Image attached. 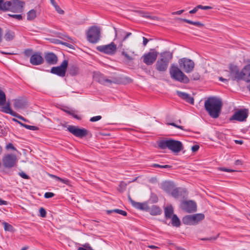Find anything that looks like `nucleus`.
<instances>
[{"instance_id": "nucleus-1", "label": "nucleus", "mask_w": 250, "mask_h": 250, "mask_svg": "<svg viewBox=\"0 0 250 250\" xmlns=\"http://www.w3.org/2000/svg\"><path fill=\"white\" fill-rule=\"evenodd\" d=\"M222 106V100L216 97H208L204 104L206 110L213 118H217L219 116Z\"/></svg>"}, {"instance_id": "nucleus-2", "label": "nucleus", "mask_w": 250, "mask_h": 250, "mask_svg": "<svg viewBox=\"0 0 250 250\" xmlns=\"http://www.w3.org/2000/svg\"><path fill=\"white\" fill-rule=\"evenodd\" d=\"M158 146L161 149L168 148L175 153L179 152L183 148L181 142L172 139L161 140L159 143Z\"/></svg>"}, {"instance_id": "nucleus-3", "label": "nucleus", "mask_w": 250, "mask_h": 250, "mask_svg": "<svg viewBox=\"0 0 250 250\" xmlns=\"http://www.w3.org/2000/svg\"><path fill=\"white\" fill-rule=\"evenodd\" d=\"M169 74L172 79L184 83H188L189 79L177 65L172 64L169 68Z\"/></svg>"}, {"instance_id": "nucleus-4", "label": "nucleus", "mask_w": 250, "mask_h": 250, "mask_svg": "<svg viewBox=\"0 0 250 250\" xmlns=\"http://www.w3.org/2000/svg\"><path fill=\"white\" fill-rule=\"evenodd\" d=\"M160 56L161 59H158L155 64V68L159 72H165L167 70L170 61L172 58V53L165 51L161 53Z\"/></svg>"}, {"instance_id": "nucleus-5", "label": "nucleus", "mask_w": 250, "mask_h": 250, "mask_svg": "<svg viewBox=\"0 0 250 250\" xmlns=\"http://www.w3.org/2000/svg\"><path fill=\"white\" fill-rule=\"evenodd\" d=\"M229 80L239 81L243 80L247 82H250V78H247L244 68L240 71L237 66L232 64L229 66Z\"/></svg>"}, {"instance_id": "nucleus-6", "label": "nucleus", "mask_w": 250, "mask_h": 250, "mask_svg": "<svg viewBox=\"0 0 250 250\" xmlns=\"http://www.w3.org/2000/svg\"><path fill=\"white\" fill-rule=\"evenodd\" d=\"M86 37L87 41L92 43L98 42L101 38V28L95 25L90 27L86 32Z\"/></svg>"}, {"instance_id": "nucleus-7", "label": "nucleus", "mask_w": 250, "mask_h": 250, "mask_svg": "<svg viewBox=\"0 0 250 250\" xmlns=\"http://www.w3.org/2000/svg\"><path fill=\"white\" fill-rule=\"evenodd\" d=\"M178 63L180 68L187 73L191 72L194 68L195 64L194 62L187 58L179 59Z\"/></svg>"}, {"instance_id": "nucleus-8", "label": "nucleus", "mask_w": 250, "mask_h": 250, "mask_svg": "<svg viewBox=\"0 0 250 250\" xmlns=\"http://www.w3.org/2000/svg\"><path fill=\"white\" fill-rule=\"evenodd\" d=\"M68 65V61L64 60L60 65L52 67L50 72L59 77H63L65 76Z\"/></svg>"}, {"instance_id": "nucleus-9", "label": "nucleus", "mask_w": 250, "mask_h": 250, "mask_svg": "<svg viewBox=\"0 0 250 250\" xmlns=\"http://www.w3.org/2000/svg\"><path fill=\"white\" fill-rule=\"evenodd\" d=\"M10 4L8 6L7 11L15 13H22L23 11V7L25 2L19 0H12L10 1Z\"/></svg>"}, {"instance_id": "nucleus-10", "label": "nucleus", "mask_w": 250, "mask_h": 250, "mask_svg": "<svg viewBox=\"0 0 250 250\" xmlns=\"http://www.w3.org/2000/svg\"><path fill=\"white\" fill-rule=\"evenodd\" d=\"M249 115V110L247 108L240 109L235 112L229 118L230 121L235 120L238 122H245Z\"/></svg>"}, {"instance_id": "nucleus-11", "label": "nucleus", "mask_w": 250, "mask_h": 250, "mask_svg": "<svg viewBox=\"0 0 250 250\" xmlns=\"http://www.w3.org/2000/svg\"><path fill=\"white\" fill-rule=\"evenodd\" d=\"M67 130L73 135L80 138L86 137L88 133L87 129L84 128H80L74 125H68Z\"/></svg>"}, {"instance_id": "nucleus-12", "label": "nucleus", "mask_w": 250, "mask_h": 250, "mask_svg": "<svg viewBox=\"0 0 250 250\" xmlns=\"http://www.w3.org/2000/svg\"><path fill=\"white\" fill-rule=\"evenodd\" d=\"M180 207L183 210L188 213L194 212L197 210L196 203L191 200L182 201Z\"/></svg>"}, {"instance_id": "nucleus-13", "label": "nucleus", "mask_w": 250, "mask_h": 250, "mask_svg": "<svg viewBox=\"0 0 250 250\" xmlns=\"http://www.w3.org/2000/svg\"><path fill=\"white\" fill-rule=\"evenodd\" d=\"M96 48L101 52L108 55H113L116 52L117 46L113 42H112L107 45L98 46Z\"/></svg>"}, {"instance_id": "nucleus-14", "label": "nucleus", "mask_w": 250, "mask_h": 250, "mask_svg": "<svg viewBox=\"0 0 250 250\" xmlns=\"http://www.w3.org/2000/svg\"><path fill=\"white\" fill-rule=\"evenodd\" d=\"M150 50L153 51L146 53L142 57L143 62L147 65H152L156 60L158 56V53L156 51L153 49Z\"/></svg>"}, {"instance_id": "nucleus-15", "label": "nucleus", "mask_w": 250, "mask_h": 250, "mask_svg": "<svg viewBox=\"0 0 250 250\" xmlns=\"http://www.w3.org/2000/svg\"><path fill=\"white\" fill-rule=\"evenodd\" d=\"M17 161V158L14 155L8 154L2 159V163L4 167L11 168L14 167Z\"/></svg>"}, {"instance_id": "nucleus-16", "label": "nucleus", "mask_w": 250, "mask_h": 250, "mask_svg": "<svg viewBox=\"0 0 250 250\" xmlns=\"http://www.w3.org/2000/svg\"><path fill=\"white\" fill-rule=\"evenodd\" d=\"M30 62L33 65H39L44 62V59L40 52H37L30 57Z\"/></svg>"}, {"instance_id": "nucleus-17", "label": "nucleus", "mask_w": 250, "mask_h": 250, "mask_svg": "<svg viewBox=\"0 0 250 250\" xmlns=\"http://www.w3.org/2000/svg\"><path fill=\"white\" fill-rule=\"evenodd\" d=\"M98 82L104 85H110L112 83H118V81L115 78L112 80L108 79L106 76L102 74H100L98 78Z\"/></svg>"}, {"instance_id": "nucleus-18", "label": "nucleus", "mask_w": 250, "mask_h": 250, "mask_svg": "<svg viewBox=\"0 0 250 250\" xmlns=\"http://www.w3.org/2000/svg\"><path fill=\"white\" fill-rule=\"evenodd\" d=\"M128 200L130 201L131 205L136 208L142 210H148L149 207L148 206L147 204L146 203H142L135 202V201L131 199L129 195L128 196Z\"/></svg>"}, {"instance_id": "nucleus-19", "label": "nucleus", "mask_w": 250, "mask_h": 250, "mask_svg": "<svg viewBox=\"0 0 250 250\" xmlns=\"http://www.w3.org/2000/svg\"><path fill=\"white\" fill-rule=\"evenodd\" d=\"M44 59L47 63L50 65H54L58 62L57 55L53 52H48L45 54Z\"/></svg>"}, {"instance_id": "nucleus-20", "label": "nucleus", "mask_w": 250, "mask_h": 250, "mask_svg": "<svg viewBox=\"0 0 250 250\" xmlns=\"http://www.w3.org/2000/svg\"><path fill=\"white\" fill-rule=\"evenodd\" d=\"M176 93L179 97L186 101L187 103L191 104H194V98L190 96L189 94L179 91H177Z\"/></svg>"}, {"instance_id": "nucleus-21", "label": "nucleus", "mask_w": 250, "mask_h": 250, "mask_svg": "<svg viewBox=\"0 0 250 250\" xmlns=\"http://www.w3.org/2000/svg\"><path fill=\"white\" fill-rule=\"evenodd\" d=\"M174 188L175 185L172 182L165 181L161 184L162 189L167 193H171Z\"/></svg>"}, {"instance_id": "nucleus-22", "label": "nucleus", "mask_w": 250, "mask_h": 250, "mask_svg": "<svg viewBox=\"0 0 250 250\" xmlns=\"http://www.w3.org/2000/svg\"><path fill=\"white\" fill-rule=\"evenodd\" d=\"M68 73L70 75L75 76L79 74V68L76 64H70L68 68Z\"/></svg>"}, {"instance_id": "nucleus-23", "label": "nucleus", "mask_w": 250, "mask_h": 250, "mask_svg": "<svg viewBox=\"0 0 250 250\" xmlns=\"http://www.w3.org/2000/svg\"><path fill=\"white\" fill-rule=\"evenodd\" d=\"M152 215H158L162 213V210L160 208L156 205H153L150 208H149L147 210Z\"/></svg>"}, {"instance_id": "nucleus-24", "label": "nucleus", "mask_w": 250, "mask_h": 250, "mask_svg": "<svg viewBox=\"0 0 250 250\" xmlns=\"http://www.w3.org/2000/svg\"><path fill=\"white\" fill-rule=\"evenodd\" d=\"M192 220L194 223V225L197 224L200 221L205 218V215L203 213H197L191 215Z\"/></svg>"}, {"instance_id": "nucleus-25", "label": "nucleus", "mask_w": 250, "mask_h": 250, "mask_svg": "<svg viewBox=\"0 0 250 250\" xmlns=\"http://www.w3.org/2000/svg\"><path fill=\"white\" fill-rule=\"evenodd\" d=\"M25 102L23 100L20 99L15 100L14 106L16 109H23L25 108Z\"/></svg>"}, {"instance_id": "nucleus-26", "label": "nucleus", "mask_w": 250, "mask_h": 250, "mask_svg": "<svg viewBox=\"0 0 250 250\" xmlns=\"http://www.w3.org/2000/svg\"><path fill=\"white\" fill-rule=\"evenodd\" d=\"M5 105L1 107V111L7 114H9L10 115H14V111H13L10 107V103L9 101L7 102H6Z\"/></svg>"}, {"instance_id": "nucleus-27", "label": "nucleus", "mask_w": 250, "mask_h": 250, "mask_svg": "<svg viewBox=\"0 0 250 250\" xmlns=\"http://www.w3.org/2000/svg\"><path fill=\"white\" fill-rule=\"evenodd\" d=\"M165 215L166 218H171L174 215V210L171 205L168 206L165 208Z\"/></svg>"}, {"instance_id": "nucleus-28", "label": "nucleus", "mask_w": 250, "mask_h": 250, "mask_svg": "<svg viewBox=\"0 0 250 250\" xmlns=\"http://www.w3.org/2000/svg\"><path fill=\"white\" fill-rule=\"evenodd\" d=\"M15 36V32L12 30H10L9 29H7L5 31V33L4 36V38L5 40L9 42L14 39Z\"/></svg>"}, {"instance_id": "nucleus-29", "label": "nucleus", "mask_w": 250, "mask_h": 250, "mask_svg": "<svg viewBox=\"0 0 250 250\" xmlns=\"http://www.w3.org/2000/svg\"><path fill=\"white\" fill-rule=\"evenodd\" d=\"M179 20L182 21H183L186 23L196 26L198 27H203L204 26V24L203 23H202L201 22H200L199 21H193L189 20H188L186 19H182V18H180Z\"/></svg>"}, {"instance_id": "nucleus-30", "label": "nucleus", "mask_w": 250, "mask_h": 250, "mask_svg": "<svg viewBox=\"0 0 250 250\" xmlns=\"http://www.w3.org/2000/svg\"><path fill=\"white\" fill-rule=\"evenodd\" d=\"M192 220L191 215H188L183 217L182 222L185 225H194V223Z\"/></svg>"}, {"instance_id": "nucleus-31", "label": "nucleus", "mask_w": 250, "mask_h": 250, "mask_svg": "<svg viewBox=\"0 0 250 250\" xmlns=\"http://www.w3.org/2000/svg\"><path fill=\"white\" fill-rule=\"evenodd\" d=\"M171 224L173 226L179 227L181 225V222L176 214L171 217Z\"/></svg>"}, {"instance_id": "nucleus-32", "label": "nucleus", "mask_w": 250, "mask_h": 250, "mask_svg": "<svg viewBox=\"0 0 250 250\" xmlns=\"http://www.w3.org/2000/svg\"><path fill=\"white\" fill-rule=\"evenodd\" d=\"M36 16V11L34 9H31L27 13V20L28 21L33 20Z\"/></svg>"}, {"instance_id": "nucleus-33", "label": "nucleus", "mask_w": 250, "mask_h": 250, "mask_svg": "<svg viewBox=\"0 0 250 250\" xmlns=\"http://www.w3.org/2000/svg\"><path fill=\"white\" fill-rule=\"evenodd\" d=\"M181 190V189L180 188H174L170 193L173 197L177 198L180 196L182 195V192Z\"/></svg>"}, {"instance_id": "nucleus-34", "label": "nucleus", "mask_w": 250, "mask_h": 250, "mask_svg": "<svg viewBox=\"0 0 250 250\" xmlns=\"http://www.w3.org/2000/svg\"><path fill=\"white\" fill-rule=\"evenodd\" d=\"M10 1L4 2L3 0H0V10L7 11L8 6L10 5Z\"/></svg>"}, {"instance_id": "nucleus-35", "label": "nucleus", "mask_w": 250, "mask_h": 250, "mask_svg": "<svg viewBox=\"0 0 250 250\" xmlns=\"http://www.w3.org/2000/svg\"><path fill=\"white\" fill-rule=\"evenodd\" d=\"M115 212L118 214H120L121 215H122L124 216H125L127 215V212L125 211L120 209H114L112 210H106V213L108 214H109L111 213Z\"/></svg>"}, {"instance_id": "nucleus-36", "label": "nucleus", "mask_w": 250, "mask_h": 250, "mask_svg": "<svg viewBox=\"0 0 250 250\" xmlns=\"http://www.w3.org/2000/svg\"><path fill=\"white\" fill-rule=\"evenodd\" d=\"M6 95L5 93L0 89V106L4 105L6 104Z\"/></svg>"}, {"instance_id": "nucleus-37", "label": "nucleus", "mask_w": 250, "mask_h": 250, "mask_svg": "<svg viewBox=\"0 0 250 250\" xmlns=\"http://www.w3.org/2000/svg\"><path fill=\"white\" fill-rule=\"evenodd\" d=\"M51 176L52 177H53L54 178H55L56 180L58 181H60L61 182H62V183H64L66 185H69L70 182L67 179H62V178H60L59 177H58L56 175H51Z\"/></svg>"}, {"instance_id": "nucleus-38", "label": "nucleus", "mask_w": 250, "mask_h": 250, "mask_svg": "<svg viewBox=\"0 0 250 250\" xmlns=\"http://www.w3.org/2000/svg\"><path fill=\"white\" fill-rule=\"evenodd\" d=\"M4 230L5 231H12L13 229V226L6 222L3 223Z\"/></svg>"}, {"instance_id": "nucleus-39", "label": "nucleus", "mask_w": 250, "mask_h": 250, "mask_svg": "<svg viewBox=\"0 0 250 250\" xmlns=\"http://www.w3.org/2000/svg\"><path fill=\"white\" fill-rule=\"evenodd\" d=\"M247 78H250V64H247L244 67Z\"/></svg>"}, {"instance_id": "nucleus-40", "label": "nucleus", "mask_w": 250, "mask_h": 250, "mask_svg": "<svg viewBox=\"0 0 250 250\" xmlns=\"http://www.w3.org/2000/svg\"><path fill=\"white\" fill-rule=\"evenodd\" d=\"M120 32L122 34H125V36H124L123 38H122V42H124V41H125L132 34L131 33H130V32H127L123 30H121Z\"/></svg>"}, {"instance_id": "nucleus-41", "label": "nucleus", "mask_w": 250, "mask_h": 250, "mask_svg": "<svg viewBox=\"0 0 250 250\" xmlns=\"http://www.w3.org/2000/svg\"><path fill=\"white\" fill-rule=\"evenodd\" d=\"M55 43L57 44H61L62 45H64V46L68 47L69 48H71V49L73 48V46L72 44L68 43L67 42H63L59 40H57L55 42Z\"/></svg>"}, {"instance_id": "nucleus-42", "label": "nucleus", "mask_w": 250, "mask_h": 250, "mask_svg": "<svg viewBox=\"0 0 250 250\" xmlns=\"http://www.w3.org/2000/svg\"><path fill=\"white\" fill-rule=\"evenodd\" d=\"M150 167H159V168H167L171 167V166L166 165H160L159 164H153Z\"/></svg>"}, {"instance_id": "nucleus-43", "label": "nucleus", "mask_w": 250, "mask_h": 250, "mask_svg": "<svg viewBox=\"0 0 250 250\" xmlns=\"http://www.w3.org/2000/svg\"><path fill=\"white\" fill-rule=\"evenodd\" d=\"M24 127L27 129L31 130H37L39 129V128L37 126L34 125H30L26 124H25V125H24Z\"/></svg>"}, {"instance_id": "nucleus-44", "label": "nucleus", "mask_w": 250, "mask_h": 250, "mask_svg": "<svg viewBox=\"0 0 250 250\" xmlns=\"http://www.w3.org/2000/svg\"><path fill=\"white\" fill-rule=\"evenodd\" d=\"M8 15L10 17L15 18L19 21H21L22 19V17L21 14H9Z\"/></svg>"}, {"instance_id": "nucleus-45", "label": "nucleus", "mask_w": 250, "mask_h": 250, "mask_svg": "<svg viewBox=\"0 0 250 250\" xmlns=\"http://www.w3.org/2000/svg\"><path fill=\"white\" fill-rule=\"evenodd\" d=\"M40 216L44 218L46 216V211L43 208H41L39 210Z\"/></svg>"}, {"instance_id": "nucleus-46", "label": "nucleus", "mask_w": 250, "mask_h": 250, "mask_svg": "<svg viewBox=\"0 0 250 250\" xmlns=\"http://www.w3.org/2000/svg\"><path fill=\"white\" fill-rule=\"evenodd\" d=\"M122 55L124 56L127 60L131 61L133 60V58L132 56H129L126 52L124 51L122 52Z\"/></svg>"}, {"instance_id": "nucleus-47", "label": "nucleus", "mask_w": 250, "mask_h": 250, "mask_svg": "<svg viewBox=\"0 0 250 250\" xmlns=\"http://www.w3.org/2000/svg\"><path fill=\"white\" fill-rule=\"evenodd\" d=\"M32 52H33V50L32 49H25L24 51V54L25 56H26L27 57H31V55H32Z\"/></svg>"}, {"instance_id": "nucleus-48", "label": "nucleus", "mask_w": 250, "mask_h": 250, "mask_svg": "<svg viewBox=\"0 0 250 250\" xmlns=\"http://www.w3.org/2000/svg\"><path fill=\"white\" fill-rule=\"evenodd\" d=\"M55 8V10L57 11V12L60 14H63L64 12L63 10H62L61 7L56 4L54 6Z\"/></svg>"}, {"instance_id": "nucleus-49", "label": "nucleus", "mask_w": 250, "mask_h": 250, "mask_svg": "<svg viewBox=\"0 0 250 250\" xmlns=\"http://www.w3.org/2000/svg\"><path fill=\"white\" fill-rule=\"evenodd\" d=\"M19 175L21 177H22V178L24 179H30V177L27 175L26 173H25L23 171H21V172H20L19 173Z\"/></svg>"}, {"instance_id": "nucleus-50", "label": "nucleus", "mask_w": 250, "mask_h": 250, "mask_svg": "<svg viewBox=\"0 0 250 250\" xmlns=\"http://www.w3.org/2000/svg\"><path fill=\"white\" fill-rule=\"evenodd\" d=\"M101 119H102L101 116L99 115V116H94L93 117H91L90 119V121L92 122H94L98 121L101 120Z\"/></svg>"}, {"instance_id": "nucleus-51", "label": "nucleus", "mask_w": 250, "mask_h": 250, "mask_svg": "<svg viewBox=\"0 0 250 250\" xmlns=\"http://www.w3.org/2000/svg\"><path fill=\"white\" fill-rule=\"evenodd\" d=\"M55 196V194L53 192H47L44 194V197L45 198H50L54 197Z\"/></svg>"}, {"instance_id": "nucleus-52", "label": "nucleus", "mask_w": 250, "mask_h": 250, "mask_svg": "<svg viewBox=\"0 0 250 250\" xmlns=\"http://www.w3.org/2000/svg\"><path fill=\"white\" fill-rule=\"evenodd\" d=\"M167 124L168 125H170L173 126L176 128L181 129L182 130H184L183 128L184 127L183 126L177 125L176 124H175L174 123H167Z\"/></svg>"}, {"instance_id": "nucleus-53", "label": "nucleus", "mask_w": 250, "mask_h": 250, "mask_svg": "<svg viewBox=\"0 0 250 250\" xmlns=\"http://www.w3.org/2000/svg\"><path fill=\"white\" fill-rule=\"evenodd\" d=\"M167 124L168 125H170L173 126L176 128L181 129L182 130H184L183 128L184 127L183 126L177 125L176 124H175L174 123H167Z\"/></svg>"}, {"instance_id": "nucleus-54", "label": "nucleus", "mask_w": 250, "mask_h": 250, "mask_svg": "<svg viewBox=\"0 0 250 250\" xmlns=\"http://www.w3.org/2000/svg\"><path fill=\"white\" fill-rule=\"evenodd\" d=\"M14 115H11L12 116H14V117H17L21 120H22L24 121H26V119L23 118L22 116L20 115L19 114H18V113H17L16 112H15V111L14 112Z\"/></svg>"}, {"instance_id": "nucleus-55", "label": "nucleus", "mask_w": 250, "mask_h": 250, "mask_svg": "<svg viewBox=\"0 0 250 250\" xmlns=\"http://www.w3.org/2000/svg\"><path fill=\"white\" fill-rule=\"evenodd\" d=\"M219 170H221V171H225V172H228L236 171L234 170H233V169H231L227 168H225V167H220L219 168Z\"/></svg>"}, {"instance_id": "nucleus-56", "label": "nucleus", "mask_w": 250, "mask_h": 250, "mask_svg": "<svg viewBox=\"0 0 250 250\" xmlns=\"http://www.w3.org/2000/svg\"><path fill=\"white\" fill-rule=\"evenodd\" d=\"M150 200L152 203H155L158 202V198L156 195H154L151 196Z\"/></svg>"}, {"instance_id": "nucleus-57", "label": "nucleus", "mask_w": 250, "mask_h": 250, "mask_svg": "<svg viewBox=\"0 0 250 250\" xmlns=\"http://www.w3.org/2000/svg\"><path fill=\"white\" fill-rule=\"evenodd\" d=\"M198 7H200V9H201L203 10H208V9H211L212 8V7L210 6H203L202 5H198Z\"/></svg>"}, {"instance_id": "nucleus-58", "label": "nucleus", "mask_w": 250, "mask_h": 250, "mask_svg": "<svg viewBox=\"0 0 250 250\" xmlns=\"http://www.w3.org/2000/svg\"><path fill=\"white\" fill-rule=\"evenodd\" d=\"M199 148V146L198 145H195L192 146L191 150L193 152H196L198 150Z\"/></svg>"}, {"instance_id": "nucleus-59", "label": "nucleus", "mask_w": 250, "mask_h": 250, "mask_svg": "<svg viewBox=\"0 0 250 250\" xmlns=\"http://www.w3.org/2000/svg\"><path fill=\"white\" fill-rule=\"evenodd\" d=\"M7 149H11L12 150H16V148L12 144L9 143L6 146Z\"/></svg>"}, {"instance_id": "nucleus-60", "label": "nucleus", "mask_w": 250, "mask_h": 250, "mask_svg": "<svg viewBox=\"0 0 250 250\" xmlns=\"http://www.w3.org/2000/svg\"><path fill=\"white\" fill-rule=\"evenodd\" d=\"M199 9H200V7H198L197 5L195 7H194L192 10L189 11V13L194 14L198 11Z\"/></svg>"}, {"instance_id": "nucleus-61", "label": "nucleus", "mask_w": 250, "mask_h": 250, "mask_svg": "<svg viewBox=\"0 0 250 250\" xmlns=\"http://www.w3.org/2000/svg\"><path fill=\"white\" fill-rule=\"evenodd\" d=\"M218 236H215V237H209V238H202L201 239L202 240H215L217 239Z\"/></svg>"}, {"instance_id": "nucleus-62", "label": "nucleus", "mask_w": 250, "mask_h": 250, "mask_svg": "<svg viewBox=\"0 0 250 250\" xmlns=\"http://www.w3.org/2000/svg\"><path fill=\"white\" fill-rule=\"evenodd\" d=\"M192 77L194 80H198L200 78V75L198 73L193 74Z\"/></svg>"}, {"instance_id": "nucleus-63", "label": "nucleus", "mask_w": 250, "mask_h": 250, "mask_svg": "<svg viewBox=\"0 0 250 250\" xmlns=\"http://www.w3.org/2000/svg\"><path fill=\"white\" fill-rule=\"evenodd\" d=\"M184 10H179V11H177L176 12H174L172 14L173 15H180L182 13H183L184 12Z\"/></svg>"}, {"instance_id": "nucleus-64", "label": "nucleus", "mask_w": 250, "mask_h": 250, "mask_svg": "<svg viewBox=\"0 0 250 250\" xmlns=\"http://www.w3.org/2000/svg\"><path fill=\"white\" fill-rule=\"evenodd\" d=\"M143 44L144 46H146V44L149 41V40L144 37H143Z\"/></svg>"}]
</instances>
